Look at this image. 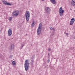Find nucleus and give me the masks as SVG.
<instances>
[{"label":"nucleus","instance_id":"obj_16","mask_svg":"<svg viewBox=\"0 0 75 75\" xmlns=\"http://www.w3.org/2000/svg\"><path fill=\"white\" fill-rule=\"evenodd\" d=\"M8 35L9 36H10V29H9L8 31Z\"/></svg>","mask_w":75,"mask_h":75},{"label":"nucleus","instance_id":"obj_25","mask_svg":"<svg viewBox=\"0 0 75 75\" xmlns=\"http://www.w3.org/2000/svg\"><path fill=\"white\" fill-rule=\"evenodd\" d=\"M53 30H54V31H55V29H54V28H53Z\"/></svg>","mask_w":75,"mask_h":75},{"label":"nucleus","instance_id":"obj_29","mask_svg":"<svg viewBox=\"0 0 75 75\" xmlns=\"http://www.w3.org/2000/svg\"><path fill=\"white\" fill-rule=\"evenodd\" d=\"M9 20H10V18H9Z\"/></svg>","mask_w":75,"mask_h":75},{"label":"nucleus","instance_id":"obj_2","mask_svg":"<svg viewBox=\"0 0 75 75\" xmlns=\"http://www.w3.org/2000/svg\"><path fill=\"white\" fill-rule=\"evenodd\" d=\"M25 16L26 17V19L27 22H28L30 17V12L29 11H26L25 13Z\"/></svg>","mask_w":75,"mask_h":75},{"label":"nucleus","instance_id":"obj_14","mask_svg":"<svg viewBox=\"0 0 75 75\" xmlns=\"http://www.w3.org/2000/svg\"><path fill=\"white\" fill-rule=\"evenodd\" d=\"M31 25L33 27L34 26V25H35V24H34V22L32 23Z\"/></svg>","mask_w":75,"mask_h":75},{"label":"nucleus","instance_id":"obj_18","mask_svg":"<svg viewBox=\"0 0 75 75\" xmlns=\"http://www.w3.org/2000/svg\"><path fill=\"white\" fill-rule=\"evenodd\" d=\"M33 64H34V62H30V65H33Z\"/></svg>","mask_w":75,"mask_h":75},{"label":"nucleus","instance_id":"obj_20","mask_svg":"<svg viewBox=\"0 0 75 75\" xmlns=\"http://www.w3.org/2000/svg\"><path fill=\"white\" fill-rule=\"evenodd\" d=\"M50 28L51 30H52V28L51 27H50Z\"/></svg>","mask_w":75,"mask_h":75},{"label":"nucleus","instance_id":"obj_11","mask_svg":"<svg viewBox=\"0 0 75 75\" xmlns=\"http://www.w3.org/2000/svg\"><path fill=\"white\" fill-rule=\"evenodd\" d=\"M51 3L53 4H55L57 3L56 2V1H55V0H50Z\"/></svg>","mask_w":75,"mask_h":75},{"label":"nucleus","instance_id":"obj_5","mask_svg":"<svg viewBox=\"0 0 75 75\" xmlns=\"http://www.w3.org/2000/svg\"><path fill=\"white\" fill-rule=\"evenodd\" d=\"M41 26L40 25L37 30V33L38 35H40L41 33Z\"/></svg>","mask_w":75,"mask_h":75},{"label":"nucleus","instance_id":"obj_15","mask_svg":"<svg viewBox=\"0 0 75 75\" xmlns=\"http://www.w3.org/2000/svg\"><path fill=\"white\" fill-rule=\"evenodd\" d=\"M31 62H34V59L32 58L31 59Z\"/></svg>","mask_w":75,"mask_h":75},{"label":"nucleus","instance_id":"obj_19","mask_svg":"<svg viewBox=\"0 0 75 75\" xmlns=\"http://www.w3.org/2000/svg\"><path fill=\"white\" fill-rule=\"evenodd\" d=\"M22 46H21V48H23V47H24V44H22L21 45Z\"/></svg>","mask_w":75,"mask_h":75},{"label":"nucleus","instance_id":"obj_6","mask_svg":"<svg viewBox=\"0 0 75 75\" xmlns=\"http://www.w3.org/2000/svg\"><path fill=\"white\" fill-rule=\"evenodd\" d=\"M46 13L47 14H50V12L51 11V9L49 7H47L45 8Z\"/></svg>","mask_w":75,"mask_h":75},{"label":"nucleus","instance_id":"obj_13","mask_svg":"<svg viewBox=\"0 0 75 75\" xmlns=\"http://www.w3.org/2000/svg\"><path fill=\"white\" fill-rule=\"evenodd\" d=\"M12 34V30H11V29H10V36H11V35Z\"/></svg>","mask_w":75,"mask_h":75},{"label":"nucleus","instance_id":"obj_28","mask_svg":"<svg viewBox=\"0 0 75 75\" xmlns=\"http://www.w3.org/2000/svg\"><path fill=\"white\" fill-rule=\"evenodd\" d=\"M0 55H1V54H0Z\"/></svg>","mask_w":75,"mask_h":75},{"label":"nucleus","instance_id":"obj_8","mask_svg":"<svg viewBox=\"0 0 75 75\" xmlns=\"http://www.w3.org/2000/svg\"><path fill=\"white\" fill-rule=\"evenodd\" d=\"M3 3L4 4H5V5H7V6H10V3H9L6 1H3Z\"/></svg>","mask_w":75,"mask_h":75},{"label":"nucleus","instance_id":"obj_9","mask_svg":"<svg viewBox=\"0 0 75 75\" xmlns=\"http://www.w3.org/2000/svg\"><path fill=\"white\" fill-rule=\"evenodd\" d=\"M71 6H74L75 5V0H72L71 3Z\"/></svg>","mask_w":75,"mask_h":75},{"label":"nucleus","instance_id":"obj_10","mask_svg":"<svg viewBox=\"0 0 75 75\" xmlns=\"http://www.w3.org/2000/svg\"><path fill=\"white\" fill-rule=\"evenodd\" d=\"M10 49L11 50H13L14 49V45L12 44L11 46Z\"/></svg>","mask_w":75,"mask_h":75},{"label":"nucleus","instance_id":"obj_24","mask_svg":"<svg viewBox=\"0 0 75 75\" xmlns=\"http://www.w3.org/2000/svg\"><path fill=\"white\" fill-rule=\"evenodd\" d=\"M48 50L49 51H51V49H50V48H49V49H48Z\"/></svg>","mask_w":75,"mask_h":75},{"label":"nucleus","instance_id":"obj_22","mask_svg":"<svg viewBox=\"0 0 75 75\" xmlns=\"http://www.w3.org/2000/svg\"><path fill=\"white\" fill-rule=\"evenodd\" d=\"M50 60L49 59H48V60H47V62H48V63L49 62H50Z\"/></svg>","mask_w":75,"mask_h":75},{"label":"nucleus","instance_id":"obj_1","mask_svg":"<svg viewBox=\"0 0 75 75\" xmlns=\"http://www.w3.org/2000/svg\"><path fill=\"white\" fill-rule=\"evenodd\" d=\"M29 64H30L28 62V59L26 60L25 61L24 64V67L26 71H27V70L28 69Z\"/></svg>","mask_w":75,"mask_h":75},{"label":"nucleus","instance_id":"obj_17","mask_svg":"<svg viewBox=\"0 0 75 75\" xmlns=\"http://www.w3.org/2000/svg\"><path fill=\"white\" fill-rule=\"evenodd\" d=\"M12 18H13V17H11L10 18V21H11L12 20Z\"/></svg>","mask_w":75,"mask_h":75},{"label":"nucleus","instance_id":"obj_3","mask_svg":"<svg viewBox=\"0 0 75 75\" xmlns=\"http://www.w3.org/2000/svg\"><path fill=\"white\" fill-rule=\"evenodd\" d=\"M19 11H14L12 13V16H13V17H17L18 16V14H19Z\"/></svg>","mask_w":75,"mask_h":75},{"label":"nucleus","instance_id":"obj_21","mask_svg":"<svg viewBox=\"0 0 75 75\" xmlns=\"http://www.w3.org/2000/svg\"><path fill=\"white\" fill-rule=\"evenodd\" d=\"M65 34L66 35H69V34L67 33H66Z\"/></svg>","mask_w":75,"mask_h":75},{"label":"nucleus","instance_id":"obj_7","mask_svg":"<svg viewBox=\"0 0 75 75\" xmlns=\"http://www.w3.org/2000/svg\"><path fill=\"white\" fill-rule=\"evenodd\" d=\"M75 22V18H72L70 21V25H72L73 24H74V23Z\"/></svg>","mask_w":75,"mask_h":75},{"label":"nucleus","instance_id":"obj_23","mask_svg":"<svg viewBox=\"0 0 75 75\" xmlns=\"http://www.w3.org/2000/svg\"><path fill=\"white\" fill-rule=\"evenodd\" d=\"M12 5H13V4H10V6H12Z\"/></svg>","mask_w":75,"mask_h":75},{"label":"nucleus","instance_id":"obj_27","mask_svg":"<svg viewBox=\"0 0 75 75\" xmlns=\"http://www.w3.org/2000/svg\"><path fill=\"white\" fill-rule=\"evenodd\" d=\"M48 55H50V53H49L48 54Z\"/></svg>","mask_w":75,"mask_h":75},{"label":"nucleus","instance_id":"obj_12","mask_svg":"<svg viewBox=\"0 0 75 75\" xmlns=\"http://www.w3.org/2000/svg\"><path fill=\"white\" fill-rule=\"evenodd\" d=\"M12 65H16V62L14 61H13L12 62Z\"/></svg>","mask_w":75,"mask_h":75},{"label":"nucleus","instance_id":"obj_26","mask_svg":"<svg viewBox=\"0 0 75 75\" xmlns=\"http://www.w3.org/2000/svg\"><path fill=\"white\" fill-rule=\"evenodd\" d=\"M45 0H42V1H44Z\"/></svg>","mask_w":75,"mask_h":75},{"label":"nucleus","instance_id":"obj_4","mask_svg":"<svg viewBox=\"0 0 75 75\" xmlns=\"http://www.w3.org/2000/svg\"><path fill=\"white\" fill-rule=\"evenodd\" d=\"M63 13H64V10L62 9V7H61L59 9V14L60 17L62 16Z\"/></svg>","mask_w":75,"mask_h":75}]
</instances>
